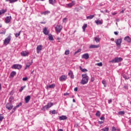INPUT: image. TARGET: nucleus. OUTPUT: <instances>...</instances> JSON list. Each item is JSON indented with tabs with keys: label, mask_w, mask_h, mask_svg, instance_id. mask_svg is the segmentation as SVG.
<instances>
[{
	"label": "nucleus",
	"mask_w": 131,
	"mask_h": 131,
	"mask_svg": "<svg viewBox=\"0 0 131 131\" xmlns=\"http://www.w3.org/2000/svg\"><path fill=\"white\" fill-rule=\"evenodd\" d=\"M120 13H124V10H122Z\"/></svg>",
	"instance_id": "61"
},
{
	"label": "nucleus",
	"mask_w": 131,
	"mask_h": 131,
	"mask_svg": "<svg viewBox=\"0 0 131 131\" xmlns=\"http://www.w3.org/2000/svg\"><path fill=\"white\" fill-rule=\"evenodd\" d=\"M24 89H25V86H21V88L19 89V92H22V91H23Z\"/></svg>",
	"instance_id": "45"
},
{
	"label": "nucleus",
	"mask_w": 131,
	"mask_h": 131,
	"mask_svg": "<svg viewBox=\"0 0 131 131\" xmlns=\"http://www.w3.org/2000/svg\"><path fill=\"white\" fill-rule=\"evenodd\" d=\"M95 17L94 15H90L86 17V19H93Z\"/></svg>",
	"instance_id": "37"
},
{
	"label": "nucleus",
	"mask_w": 131,
	"mask_h": 131,
	"mask_svg": "<svg viewBox=\"0 0 131 131\" xmlns=\"http://www.w3.org/2000/svg\"><path fill=\"white\" fill-rule=\"evenodd\" d=\"M70 53V51L69 50H66L64 52V54L65 55H69V54Z\"/></svg>",
	"instance_id": "41"
},
{
	"label": "nucleus",
	"mask_w": 131,
	"mask_h": 131,
	"mask_svg": "<svg viewBox=\"0 0 131 131\" xmlns=\"http://www.w3.org/2000/svg\"><path fill=\"white\" fill-rule=\"evenodd\" d=\"M100 47V45H92L90 46V49H95V48H97Z\"/></svg>",
	"instance_id": "19"
},
{
	"label": "nucleus",
	"mask_w": 131,
	"mask_h": 131,
	"mask_svg": "<svg viewBox=\"0 0 131 131\" xmlns=\"http://www.w3.org/2000/svg\"><path fill=\"white\" fill-rule=\"evenodd\" d=\"M100 119H101V120H105V118H104V117H101L100 118Z\"/></svg>",
	"instance_id": "54"
},
{
	"label": "nucleus",
	"mask_w": 131,
	"mask_h": 131,
	"mask_svg": "<svg viewBox=\"0 0 131 131\" xmlns=\"http://www.w3.org/2000/svg\"><path fill=\"white\" fill-rule=\"evenodd\" d=\"M75 4V2H72V3L68 4L67 5V6L68 7V8H71L72 6Z\"/></svg>",
	"instance_id": "23"
},
{
	"label": "nucleus",
	"mask_w": 131,
	"mask_h": 131,
	"mask_svg": "<svg viewBox=\"0 0 131 131\" xmlns=\"http://www.w3.org/2000/svg\"><path fill=\"white\" fill-rule=\"evenodd\" d=\"M56 110H53V111H52V114H56Z\"/></svg>",
	"instance_id": "50"
},
{
	"label": "nucleus",
	"mask_w": 131,
	"mask_h": 131,
	"mask_svg": "<svg viewBox=\"0 0 131 131\" xmlns=\"http://www.w3.org/2000/svg\"><path fill=\"white\" fill-rule=\"evenodd\" d=\"M0 34H6V30H0Z\"/></svg>",
	"instance_id": "35"
},
{
	"label": "nucleus",
	"mask_w": 131,
	"mask_h": 131,
	"mask_svg": "<svg viewBox=\"0 0 131 131\" xmlns=\"http://www.w3.org/2000/svg\"><path fill=\"white\" fill-rule=\"evenodd\" d=\"M124 89H125L126 90H127V89H128V87L127 85H124Z\"/></svg>",
	"instance_id": "53"
},
{
	"label": "nucleus",
	"mask_w": 131,
	"mask_h": 131,
	"mask_svg": "<svg viewBox=\"0 0 131 131\" xmlns=\"http://www.w3.org/2000/svg\"><path fill=\"white\" fill-rule=\"evenodd\" d=\"M52 106H53V103L49 102L47 105L42 107L41 110H42L43 111H46V110H47V109L51 108Z\"/></svg>",
	"instance_id": "3"
},
{
	"label": "nucleus",
	"mask_w": 131,
	"mask_h": 131,
	"mask_svg": "<svg viewBox=\"0 0 131 131\" xmlns=\"http://www.w3.org/2000/svg\"><path fill=\"white\" fill-rule=\"evenodd\" d=\"M77 90H78L77 88H74V91L75 92H77Z\"/></svg>",
	"instance_id": "56"
},
{
	"label": "nucleus",
	"mask_w": 131,
	"mask_h": 131,
	"mask_svg": "<svg viewBox=\"0 0 131 131\" xmlns=\"http://www.w3.org/2000/svg\"><path fill=\"white\" fill-rule=\"evenodd\" d=\"M116 14H117L116 12L112 13V15H116Z\"/></svg>",
	"instance_id": "59"
},
{
	"label": "nucleus",
	"mask_w": 131,
	"mask_h": 131,
	"mask_svg": "<svg viewBox=\"0 0 131 131\" xmlns=\"http://www.w3.org/2000/svg\"><path fill=\"white\" fill-rule=\"evenodd\" d=\"M6 2H10L11 4H13V3H16V2H18V0H6Z\"/></svg>",
	"instance_id": "31"
},
{
	"label": "nucleus",
	"mask_w": 131,
	"mask_h": 131,
	"mask_svg": "<svg viewBox=\"0 0 131 131\" xmlns=\"http://www.w3.org/2000/svg\"><path fill=\"white\" fill-rule=\"evenodd\" d=\"M20 34H21V31H20L18 33L15 34V36L16 37H18V36H20Z\"/></svg>",
	"instance_id": "42"
},
{
	"label": "nucleus",
	"mask_w": 131,
	"mask_h": 131,
	"mask_svg": "<svg viewBox=\"0 0 131 131\" xmlns=\"http://www.w3.org/2000/svg\"><path fill=\"white\" fill-rule=\"evenodd\" d=\"M20 55L23 57H27L29 55V52L28 51H24L20 53Z\"/></svg>",
	"instance_id": "8"
},
{
	"label": "nucleus",
	"mask_w": 131,
	"mask_h": 131,
	"mask_svg": "<svg viewBox=\"0 0 131 131\" xmlns=\"http://www.w3.org/2000/svg\"><path fill=\"white\" fill-rule=\"evenodd\" d=\"M89 82V76L86 74H82V79L80 81L81 84H86Z\"/></svg>",
	"instance_id": "1"
},
{
	"label": "nucleus",
	"mask_w": 131,
	"mask_h": 131,
	"mask_svg": "<svg viewBox=\"0 0 131 131\" xmlns=\"http://www.w3.org/2000/svg\"><path fill=\"white\" fill-rule=\"evenodd\" d=\"M58 131H63V129H59Z\"/></svg>",
	"instance_id": "63"
},
{
	"label": "nucleus",
	"mask_w": 131,
	"mask_h": 131,
	"mask_svg": "<svg viewBox=\"0 0 131 131\" xmlns=\"http://www.w3.org/2000/svg\"><path fill=\"white\" fill-rule=\"evenodd\" d=\"M112 102V100L110 99L108 100V104H110Z\"/></svg>",
	"instance_id": "57"
},
{
	"label": "nucleus",
	"mask_w": 131,
	"mask_h": 131,
	"mask_svg": "<svg viewBox=\"0 0 131 131\" xmlns=\"http://www.w3.org/2000/svg\"><path fill=\"white\" fill-rule=\"evenodd\" d=\"M7 12V9H2L0 10V15H3V14H5Z\"/></svg>",
	"instance_id": "27"
},
{
	"label": "nucleus",
	"mask_w": 131,
	"mask_h": 131,
	"mask_svg": "<svg viewBox=\"0 0 131 131\" xmlns=\"http://www.w3.org/2000/svg\"><path fill=\"white\" fill-rule=\"evenodd\" d=\"M111 40H112V41H114V38H112L111 39Z\"/></svg>",
	"instance_id": "60"
},
{
	"label": "nucleus",
	"mask_w": 131,
	"mask_h": 131,
	"mask_svg": "<svg viewBox=\"0 0 131 131\" xmlns=\"http://www.w3.org/2000/svg\"><path fill=\"white\" fill-rule=\"evenodd\" d=\"M56 86V85L55 84H52L51 85H48L47 86V89H54Z\"/></svg>",
	"instance_id": "20"
},
{
	"label": "nucleus",
	"mask_w": 131,
	"mask_h": 131,
	"mask_svg": "<svg viewBox=\"0 0 131 131\" xmlns=\"http://www.w3.org/2000/svg\"><path fill=\"white\" fill-rule=\"evenodd\" d=\"M15 75H16V72L15 71H12L10 74L11 77H14Z\"/></svg>",
	"instance_id": "29"
},
{
	"label": "nucleus",
	"mask_w": 131,
	"mask_h": 131,
	"mask_svg": "<svg viewBox=\"0 0 131 131\" xmlns=\"http://www.w3.org/2000/svg\"><path fill=\"white\" fill-rule=\"evenodd\" d=\"M50 13H51V12H50V11H46L42 12V14H43V15H48V14H50Z\"/></svg>",
	"instance_id": "34"
},
{
	"label": "nucleus",
	"mask_w": 131,
	"mask_h": 131,
	"mask_svg": "<svg viewBox=\"0 0 131 131\" xmlns=\"http://www.w3.org/2000/svg\"><path fill=\"white\" fill-rule=\"evenodd\" d=\"M114 34H115V35H118V33L117 32H114Z\"/></svg>",
	"instance_id": "58"
},
{
	"label": "nucleus",
	"mask_w": 131,
	"mask_h": 131,
	"mask_svg": "<svg viewBox=\"0 0 131 131\" xmlns=\"http://www.w3.org/2000/svg\"><path fill=\"white\" fill-rule=\"evenodd\" d=\"M20 106H22V103H19V104H18L17 105L15 106L13 110H14V111H15L16 110V109H17V108H19V107H20Z\"/></svg>",
	"instance_id": "26"
},
{
	"label": "nucleus",
	"mask_w": 131,
	"mask_h": 131,
	"mask_svg": "<svg viewBox=\"0 0 131 131\" xmlns=\"http://www.w3.org/2000/svg\"><path fill=\"white\" fill-rule=\"evenodd\" d=\"M32 63H33V61L31 60V61L28 60L27 63H26V68H25V70L27 69V68H29L30 67V66L32 64Z\"/></svg>",
	"instance_id": "6"
},
{
	"label": "nucleus",
	"mask_w": 131,
	"mask_h": 131,
	"mask_svg": "<svg viewBox=\"0 0 131 131\" xmlns=\"http://www.w3.org/2000/svg\"><path fill=\"white\" fill-rule=\"evenodd\" d=\"M80 52H81V49H79L77 51L75 52V55H76V54H78V53H80Z\"/></svg>",
	"instance_id": "43"
},
{
	"label": "nucleus",
	"mask_w": 131,
	"mask_h": 131,
	"mask_svg": "<svg viewBox=\"0 0 131 131\" xmlns=\"http://www.w3.org/2000/svg\"><path fill=\"white\" fill-rule=\"evenodd\" d=\"M6 107L8 110H12L13 108V104L12 103H7Z\"/></svg>",
	"instance_id": "10"
},
{
	"label": "nucleus",
	"mask_w": 131,
	"mask_h": 131,
	"mask_svg": "<svg viewBox=\"0 0 131 131\" xmlns=\"http://www.w3.org/2000/svg\"><path fill=\"white\" fill-rule=\"evenodd\" d=\"M36 50H37V54H39V52H40V51L42 50V46L38 45L36 48Z\"/></svg>",
	"instance_id": "11"
},
{
	"label": "nucleus",
	"mask_w": 131,
	"mask_h": 131,
	"mask_svg": "<svg viewBox=\"0 0 131 131\" xmlns=\"http://www.w3.org/2000/svg\"><path fill=\"white\" fill-rule=\"evenodd\" d=\"M68 74L71 78H74V75H73V72H72V71H70Z\"/></svg>",
	"instance_id": "21"
},
{
	"label": "nucleus",
	"mask_w": 131,
	"mask_h": 131,
	"mask_svg": "<svg viewBox=\"0 0 131 131\" xmlns=\"http://www.w3.org/2000/svg\"><path fill=\"white\" fill-rule=\"evenodd\" d=\"M101 130H102V131H108V130H109V128L105 127V128H103L101 129Z\"/></svg>",
	"instance_id": "39"
},
{
	"label": "nucleus",
	"mask_w": 131,
	"mask_h": 131,
	"mask_svg": "<svg viewBox=\"0 0 131 131\" xmlns=\"http://www.w3.org/2000/svg\"><path fill=\"white\" fill-rule=\"evenodd\" d=\"M49 40H54V37H53V35L52 34H50L49 36Z\"/></svg>",
	"instance_id": "32"
},
{
	"label": "nucleus",
	"mask_w": 131,
	"mask_h": 131,
	"mask_svg": "<svg viewBox=\"0 0 131 131\" xmlns=\"http://www.w3.org/2000/svg\"><path fill=\"white\" fill-rule=\"evenodd\" d=\"M49 4L50 5H55L56 3V0H49Z\"/></svg>",
	"instance_id": "25"
},
{
	"label": "nucleus",
	"mask_w": 131,
	"mask_h": 131,
	"mask_svg": "<svg viewBox=\"0 0 131 131\" xmlns=\"http://www.w3.org/2000/svg\"><path fill=\"white\" fill-rule=\"evenodd\" d=\"M122 76L125 79H128V76L127 75L123 74Z\"/></svg>",
	"instance_id": "33"
},
{
	"label": "nucleus",
	"mask_w": 131,
	"mask_h": 131,
	"mask_svg": "<svg viewBox=\"0 0 131 131\" xmlns=\"http://www.w3.org/2000/svg\"><path fill=\"white\" fill-rule=\"evenodd\" d=\"M124 39V40H125V41H127V42H131V38L128 36L125 37Z\"/></svg>",
	"instance_id": "15"
},
{
	"label": "nucleus",
	"mask_w": 131,
	"mask_h": 131,
	"mask_svg": "<svg viewBox=\"0 0 131 131\" xmlns=\"http://www.w3.org/2000/svg\"><path fill=\"white\" fill-rule=\"evenodd\" d=\"M123 59L121 57H116L114 59L110 61V63H119V62H121Z\"/></svg>",
	"instance_id": "2"
},
{
	"label": "nucleus",
	"mask_w": 131,
	"mask_h": 131,
	"mask_svg": "<svg viewBox=\"0 0 131 131\" xmlns=\"http://www.w3.org/2000/svg\"><path fill=\"white\" fill-rule=\"evenodd\" d=\"M69 95V94H68V93H65V94H64V96H67V95Z\"/></svg>",
	"instance_id": "62"
},
{
	"label": "nucleus",
	"mask_w": 131,
	"mask_h": 131,
	"mask_svg": "<svg viewBox=\"0 0 131 131\" xmlns=\"http://www.w3.org/2000/svg\"><path fill=\"white\" fill-rule=\"evenodd\" d=\"M112 131H116V128H115V127L113 126L112 128Z\"/></svg>",
	"instance_id": "49"
},
{
	"label": "nucleus",
	"mask_w": 131,
	"mask_h": 131,
	"mask_svg": "<svg viewBox=\"0 0 131 131\" xmlns=\"http://www.w3.org/2000/svg\"><path fill=\"white\" fill-rule=\"evenodd\" d=\"M43 33L45 34V35H48L49 34V31L47 28H45L43 30Z\"/></svg>",
	"instance_id": "18"
},
{
	"label": "nucleus",
	"mask_w": 131,
	"mask_h": 131,
	"mask_svg": "<svg viewBox=\"0 0 131 131\" xmlns=\"http://www.w3.org/2000/svg\"><path fill=\"white\" fill-rule=\"evenodd\" d=\"M12 19V16H7L5 18L6 23H10L11 22V19Z\"/></svg>",
	"instance_id": "13"
},
{
	"label": "nucleus",
	"mask_w": 131,
	"mask_h": 131,
	"mask_svg": "<svg viewBox=\"0 0 131 131\" xmlns=\"http://www.w3.org/2000/svg\"><path fill=\"white\" fill-rule=\"evenodd\" d=\"M14 100V98L13 97H11L9 98V102H12V101Z\"/></svg>",
	"instance_id": "46"
},
{
	"label": "nucleus",
	"mask_w": 131,
	"mask_h": 131,
	"mask_svg": "<svg viewBox=\"0 0 131 131\" xmlns=\"http://www.w3.org/2000/svg\"><path fill=\"white\" fill-rule=\"evenodd\" d=\"M67 20V18L65 17V18H64L63 19V22L64 23H65V22H66Z\"/></svg>",
	"instance_id": "51"
},
{
	"label": "nucleus",
	"mask_w": 131,
	"mask_h": 131,
	"mask_svg": "<svg viewBox=\"0 0 131 131\" xmlns=\"http://www.w3.org/2000/svg\"><path fill=\"white\" fill-rule=\"evenodd\" d=\"M95 23L97 25H102V24H103V22L100 20H95Z\"/></svg>",
	"instance_id": "22"
},
{
	"label": "nucleus",
	"mask_w": 131,
	"mask_h": 131,
	"mask_svg": "<svg viewBox=\"0 0 131 131\" xmlns=\"http://www.w3.org/2000/svg\"><path fill=\"white\" fill-rule=\"evenodd\" d=\"M98 123H99V124H102V123H104V121H98Z\"/></svg>",
	"instance_id": "55"
},
{
	"label": "nucleus",
	"mask_w": 131,
	"mask_h": 131,
	"mask_svg": "<svg viewBox=\"0 0 131 131\" xmlns=\"http://www.w3.org/2000/svg\"><path fill=\"white\" fill-rule=\"evenodd\" d=\"M80 70L82 72H88V70L86 69H82L81 67H79Z\"/></svg>",
	"instance_id": "30"
},
{
	"label": "nucleus",
	"mask_w": 131,
	"mask_h": 131,
	"mask_svg": "<svg viewBox=\"0 0 131 131\" xmlns=\"http://www.w3.org/2000/svg\"><path fill=\"white\" fill-rule=\"evenodd\" d=\"M90 58V56L88 53H85L84 54L82 55V58L85 59V60H88Z\"/></svg>",
	"instance_id": "14"
},
{
	"label": "nucleus",
	"mask_w": 131,
	"mask_h": 131,
	"mask_svg": "<svg viewBox=\"0 0 131 131\" xmlns=\"http://www.w3.org/2000/svg\"><path fill=\"white\" fill-rule=\"evenodd\" d=\"M31 98V97H30V96H29V95L26 97L25 98V102L26 103H28V102H29V101H30Z\"/></svg>",
	"instance_id": "16"
},
{
	"label": "nucleus",
	"mask_w": 131,
	"mask_h": 131,
	"mask_svg": "<svg viewBox=\"0 0 131 131\" xmlns=\"http://www.w3.org/2000/svg\"><path fill=\"white\" fill-rule=\"evenodd\" d=\"M73 102H74V103H75V99H73Z\"/></svg>",
	"instance_id": "64"
},
{
	"label": "nucleus",
	"mask_w": 131,
	"mask_h": 131,
	"mask_svg": "<svg viewBox=\"0 0 131 131\" xmlns=\"http://www.w3.org/2000/svg\"><path fill=\"white\" fill-rule=\"evenodd\" d=\"M12 39V37L11 36H9L8 37H7L4 42V44L5 45V46H8L9 43H10V42L11 41V40Z\"/></svg>",
	"instance_id": "4"
},
{
	"label": "nucleus",
	"mask_w": 131,
	"mask_h": 131,
	"mask_svg": "<svg viewBox=\"0 0 131 131\" xmlns=\"http://www.w3.org/2000/svg\"><path fill=\"white\" fill-rule=\"evenodd\" d=\"M101 115V113H100V111H98L97 112H96V116H97V117H99Z\"/></svg>",
	"instance_id": "38"
},
{
	"label": "nucleus",
	"mask_w": 131,
	"mask_h": 131,
	"mask_svg": "<svg viewBox=\"0 0 131 131\" xmlns=\"http://www.w3.org/2000/svg\"><path fill=\"white\" fill-rule=\"evenodd\" d=\"M3 119H4V117L0 116V122H2V121H3Z\"/></svg>",
	"instance_id": "48"
},
{
	"label": "nucleus",
	"mask_w": 131,
	"mask_h": 131,
	"mask_svg": "<svg viewBox=\"0 0 131 131\" xmlns=\"http://www.w3.org/2000/svg\"><path fill=\"white\" fill-rule=\"evenodd\" d=\"M102 83L103 84L104 88H106V86H107V82H106L105 80L102 81Z\"/></svg>",
	"instance_id": "36"
},
{
	"label": "nucleus",
	"mask_w": 131,
	"mask_h": 131,
	"mask_svg": "<svg viewBox=\"0 0 131 131\" xmlns=\"http://www.w3.org/2000/svg\"><path fill=\"white\" fill-rule=\"evenodd\" d=\"M86 27H88V24H84L82 27V29H83V32H84V31H85V28H86Z\"/></svg>",
	"instance_id": "28"
},
{
	"label": "nucleus",
	"mask_w": 131,
	"mask_h": 131,
	"mask_svg": "<svg viewBox=\"0 0 131 131\" xmlns=\"http://www.w3.org/2000/svg\"><path fill=\"white\" fill-rule=\"evenodd\" d=\"M95 39V41H96V42H100V40H101V38L99 37H96L94 38Z\"/></svg>",
	"instance_id": "24"
},
{
	"label": "nucleus",
	"mask_w": 131,
	"mask_h": 131,
	"mask_svg": "<svg viewBox=\"0 0 131 131\" xmlns=\"http://www.w3.org/2000/svg\"><path fill=\"white\" fill-rule=\"evenodd\" d=\"M67 79V76L66 75H62L60 78V81H65Z\"/></svg>",
	"instance_id": "12"
},
{
	"label": "nucleus",
	"mask_w": 131,
	"mask_h": 131,
	"mask_svg": "<svg viewBox=\"0 0 131 131\" xmlns=\"http://www.w3.org/2000/svg\"><path fill=\"white\" fill-rule=\"evenodd\" d=\"M94 80H95V77H91V81L93 82V81H94Z\"/></svg>",
	"instance_id": "52"
},
{
	"label": "nucleus",
	"mask_w": 131,
	"mask_h": 131,
	"mask_svg": "<svg viewBox=\"0 0 131 131\" xmlns=\"http://www.w3.org/2000/svg\"><path fill=\"white\" fill-rule=\"evenodd\" d=\"M55 30L56 32H57V33H60V32H61V31L62 30V28H63V27H62V26L61 25H58L55 27Z\"/></svg>",
	"instance_id": "5"
},
{
	"label": "nucleus",
	"mask_w": 131,
	"mask_h": 131,
	"mask_svg": "<svg viewBox=\"0 0 131 131\" xmlns=\"http://www.w3.org/2000/svg\"><path fill=\"white\" fill-rule=\"evenodd\" d=\"M118 114L119 115H124V111H120V112H119Z\"/></svg>",
	"instance_id": "40"
},
{
	"label": "nucleus",
	"mask_w": 131,
	"mask_h": 131,
	"mask_svg": "<svg viewBox=\"0 0 131 131\" xmlns=\"http://www.w3.org/2000/svg\"><path fill=\"white\" fill-rule=\"evenodd\" d=\"M97 66H99L100 67H101V66H103V63L102 62L97 63L96 64Z\"/></svg>",
	"instance_id": "44"
},
{
	"label": "nucleus",
	"mask_w": 131,
	"mask_h": 131,
	"mask_svg": "<svg viewBox=\"0 0 131 131\" xmlns=\"http://www.w3.org/2000/svg\"><path fill=\"white\" fill-rule=\"evenodd\" d=\"M12 69H21L22 66L21 64H13L12 67Z\"/></svg>",
	"instance_id": "7"
},
{
	"label": "nucleus",
	"mask_w": 131,
	"mask_h": 131,
	"mask_svg": "<svg viewBox=\"0 0 131 131\" xmlns=\"http://www.w3.org/2000/svg\"><path fill=\"white\" fill-rule=\"evenodd\" d=\"M121 42H122V39L120 38L116 41V43L117 47H120L121 46Z\"/></svg>",
	"instance_id": "9"
},
{
	"label": "nucleus",
	"mask_w": 131,
	"mask_h": 131,
	"mask_svg": "<svg viewBox=\"0 0 131 131\" xmlns=\"http://www.w3.org/2000/svg\"><path fill=\"white\" fill-rule=\"evenodd\" d=\"M27 79H28V78H27V77H24L23 78V81H26V80H27Z\"/></svg>",
	"instance_id": "47"
},
{
	"label": "nucleus",
	"mask_w": 131,
	"mask_h": 131,
	"mask_svg": "<svg viewBox=\"0 0 131 131\" xmlns=\"http://www.w3.org/2000/svg\"><path fill=\"white\" fill-rule=\"evenodd\" d=\"M59 120H66L67 119V117L66 116H61L59 118Z\"/></svg>",
	"instance_id": "17"
}]
</instances>
